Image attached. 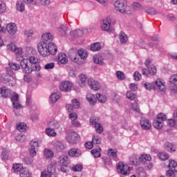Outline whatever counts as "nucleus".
I'll return each mask as SVG.
<instances>
[{
  "instance_id": "1",
  "label": "nucleus",
  "mask_w": 177,
  "mask_h": 177,
  "mask_svg": "<svg viewBox=\"0 0 177 177\" xmlns=\"http://www.w3.org/2000/svg\"><path fill=\"white\" fill-rule=\"evenodd\" d=\"M145 64L146 67H147V69H142V75H146L147 77H151V75H156V74L157 73V68H156V66H154L153 65L150 66V64H151V59H147L145 61Z\"/></svg>"
},
{
  "instance_id": "2",
  "label": "nucleus",
  "mask_w": 177,
  "mask_h": 177,
  "mask_svg": "<svg viewBox=\"0 0 177 177\" xmlns=\"http://www.w3.org/2000/svg\"><path fill=\"white\" fill-rule=\"evenodd\" d=\"M164 121H167V115L160 113L157 115L156 119L153 122V126L156 129H161L164 127Z\"/></svg>"
},
{
  "instance_id": "3",
  "label": "nucleus",
  "mask_w": 177,
  "mask_h": 177,
  "mask_svg": "<svg viewBox=\"0 0 177 177\" xmlns=\"http://www.w3.org/2000/svg\"><path fill=\"white\" fill-rule=\"evenodd\" d=\"M117 171L121 175H129L131 174V167L122 162H119L117 164Z\"/></svg>"
},
{
  "instance_id": "4",
  "label": "nucleus",
  "mask_w": 177,
  "mask_h": 177,
  "mask_svg": "<svg viewBox=\"0 0 177 177\" xmlns=\"http://www.w3.org/2000/svg\"><path fill=\"white\" fill-rule=\"evenodd\" d=\"M20 66L24 71L26 74H30L32 71L35 69L32 68V66H31V63L27 59H24L20 62Z\"/></svg>"
},
{
  "instance_id": "5",
  "label": "nucleus",
  "mask_w": 177,
  "mask_h": 177,
  "mask_svg": "<svg viewBox=\"0 0 177 177\" xmlns=\"http://www.w3.org/2000/svg\"><path fill=\"white\" fill-rule=\"evenodd\" d=\"M48 43H46V41H40L37 44L38 52L43 57H47L48 56Z\"/></svg>"
},
{
  "instance_id": "6",
  "label": "nucleus",
  "mask_w": 177,
  "mask_h": 177,
  "mask_svg": "<svg viewBox=\"0 0 177 177\" xmlns=\"http://www.w3.org/2000/svg\"><path fill=\"white\" fill-rule=\"evenodd\" d=\"M114 8L120 13H125L127 10V1L125 0H116L114 3Z\"/></svg>"
},
{
  "instance_id": "7",
  "label": "nucleus",
  "mask_w": 177,
  "mask_h": 177,
  "mask_svg": "<svg viewBox=\"0 0 177 177\" xmlns=\"http://www.w3.org/2000/svg\"><path fill=\"white\" fill-rule=\"evenodd\" d=\"M66 139L69 143H78L80 142V136L76 132H71L68 133Z\"/></svg>"
},
{
  "instance_id": "8",
  "label": "nucleus",
  "mask_w": 177,
  "mask_h": 177,
  "mask_svg": "<svg viewBox=\"0 0 177 177\" xmlns=\"http://www.w3.org/2000/svg\"><path fill=\"white\" fill-rule=\"evenodd\" d=\"M78 54V51L74 48H72L69 50V58L74 63H77V64H82V62L80 60V58L77 57V55Z\"/></svg>"
},
{
  "instance_id": "9",
  "label": "nucleus",
  "mask_w": 177,
  "mask_h": 177,
  "mask_svg": "<svg viewBox=\"0 0 177 177\" xmlns=\"http://www.w3.org/2000/svg\"><path fill=\"white\" fill-rule=\"evenodd\" d=\"M111 26V19L106 17L102 21L101 28L103 31H109Z\"/></svg>"
},
{
  "instance_id": "10",
  "label": "nucleus",
  "mask_w": 177,
  "mask_h": 177,
  "mask_svg": "<svg viewBox=\"0 0 177 177\" xmlns=\"http://www.w3.org/2000/svg\"><path fill=\"white\" fill-rule=\"evenodd\" d=\"M73 88V83L70 81H65L61 83L59 86L60 91L62 92H68Z\"/></svg>"
},
{
  "instance_id": "11",
  "label": "nucleus",
  "mask_w": 177,
  "mask_h": 177,
  "mask_svg": "<svg viewBox=\"0 0 177 177\" xmlns=\"http://www.w3.org/2000/svg\"><path fill=\"white\" fill-rule=\"evenodd\" d=\"M140 124L141 128L145 129V131H149L150 130V128H151V122H150L149 119L142 118Z\"/></svg>"
},
{
  "instance_id": "12",
  "label": "nucleus",
  "mask_w": 177,
  "mask_h": 177,
  "mask_svg": "<svg viewBox=\"0 0 177 177\" xmlns=\"http://www.w3.org/2000/svg\"><path fill=\"white\" fill-rule=\"evenodd\" d=\"M48 56H55L57 53V46L54 43L50 42L48 45Z\"/></svg>"
},
{
  "instance_id": "13",
  "label": "nucleus",
  "mask_w": 177,
  "mask_h": 177,
  "mask_svg": "<svg viewBox=\"0 0 177 177\" xmlns=\"http://www.w3.org/2000/svg\"><path fill=\"white\" fill-rule=\"evenodd\" d=\"M88 84L93 91H98L100 88V84H99V82L90 79L88 80Z\"/></svg>"
},
{
  "instance_id": "14",
  "label": "nucleus",
  "mask_w": 177,
  "mask_h": 177,
  "mask_svg": "<svg viewBox=\"0 0 177 177\" xmlns=\"http://www.w3.org/2000/svg\"><path fill=\"white\" fill-rule=\"evenodd\" d=\"M7 49L8 50H11L12 52H15L17 55H20L23 53V49L21 48H18L14 44H10L7 46Z\"/></svg>"
},
{
  "instance_id": "15",
  "label": "nucleus",
  "mask_w": 177,
  "mask_h": 177,
  "mask_svg": "<svg viewBox=\"0 0 177 177\" xmlns=\"http://www.w3.org/2000/svg\"><path fill=\"white\" fill-rule=\"evenodd\" d=\"M153 84L156 85L158 89L160 91V92H165L167 88L165 87V83L162 82L161 79H157Z\"/></svg>"
},
{
  "instance_id": "16",
  "label": "nucleus",
  "mask_w": 177,
  "mask_h": 177,
  "mask_svg": "<svg viewBox=\"0 0 177 177\" xmlns=\"http://www.w3.org/2000/svg\"><path fill=\"white\" fill-rule=\"evenodd\" d=\"M43 156L46 160H50V158H53L55 156V153L51 149L46 148L43 151Z\"/></svg>"
},
{
  "instance_id": "17",
  "label": "nucleus",
  "mask_w": 177,
  "mask_h": 177,
  "mask_svg": "<svg viewBox=\"0 0 177 177\" xmlns=\"http://www.w3.org/2000/svg\"><path fill=\"white\" fill-rule=\"evenodd\" d=\"M6 30L8 34L14 35L17 32V26H16L15 24L10 23L7 25Z\"/></svg>"
},
{
  "instance_id": "18",
  "label": "nucleus",
  "mask_w": 177,
  "mask_h": 177,
  "mask_svg": "<svg viewBox=\"0 0 177 177\" xmlns=\"http://www.w3.org/2000/svg\"><path fill=\"white\" fill-rule=\"evenodd\" d=\"M4 81H6V82H8L10 86H15V85L16 84V79L9 74L6 75L4 77Z\"/></svg>"
},
{
  "instance_id": "19",
  "label": "nucleus",
  "mask_w": 177,
  "mask_h": 177,
  "mask_svg": "<svg viewBox=\"0 0 177 177\" xmlns=\"http://www.w3.org/2000/svg\"><path fill=\"white\" fill-rule=\"evenodd\" d=\"M68 155L71 157H80L82 155V151L80 149L73 148L68 151Z\"/></svg>"
},
{
  "instance_id": "20",
  "label": "nucleus",
  "mask_w": 177,
  "mask_h": 177,
  "mask_svg": "<svg viewBox=\"0 0 177 177\" xmlns=\"http://www.w3.org/2000/svg\"><path fill=\"white\" fill-rule=\"evenodd\" d=\"M58 63L60 64H67L68 62V59L67 58V55H66L63 53H60L57 55Z\"/></svg>"
},
{
  "instance_id": "21",
  "label": "nucleus",
  "mask_w": 177,
  "mask_h": 177,
  "mask_svg": "<svg viewBox=\"0 0 177 177\" xmlns=\"http://www.w3.org/2000/svg\"><path fill=\"white\" fill-rule=\"evenodd\" d=\"M93 62L95 64H99L100 66H104V59L100 55H95L93 56Z\"/></svg>"
},
{
  "instance_id": "22",
  "label": "nucleus",
  "mask_w": 177,
  "mask_h": 177,
  "mask_svg": "<svg viewBox=\"0 0 177 177\" xmlns=\"http://www.w3.org/2000/svg\"><path fill=\"white\" fill-rule=\"evenodd\" d=\"M68 30V28L67 25H60V26L58 28V32L59 35H62V37H66L67 34V30Z\"/></svg>"
},
{
  "instance_id": "23",
  "label": "nucleus",
  "mask_w": 177,
  "mask_h": 177,
  "mask_svg": "<svg viewBox=\"0 0 177 177\" xmlns=\"http://www.w3.org/2000/svg\"><path fill=\"white\" fill-rule=\"evenodd\" d=\"M86 99L90 104H91L92 106H95L96 104V97H95V95L92 93H88L86 95Z\"/></svg>"
},
{
  "instance_id": "24",
  "label": "nucleus",
  "mask_w": 177,
  "mask_h": 177,
  "mask_svg": "<svg viewBox=\"0 0 177 177\" xmlns=\"http://www.w3.org/2000/svg\"><path fill=\"white\" fill-rule=\"evenodd\" d=\"M80 82H79L80 86H82V88H84V86H85L86 85V82H88V77H86V75L82 74L80 75H79Z\"/></svg>"
},
{
  "instance_id": "25",
  "label": "nucleus",
  "mask_w": 177,
  "mask_h": 177,
  "mask_svg": "<svg viewBox=\"0 0 177 177\" xmlns=\"http://www.w3.org/2000/svg\"><path fill=\"white\" fill-rule=\"evenodd\" d=\"M41 38L44 41L41 42H49V41H53V36L50 33H44L42 35Z\"/></svg>"
},
{
  "instance_id": "26",
  "label": "nucleus",
  "mask_w": 177,
  "mask_h": 177,
  "mask_svg": "<svg viewBox=\"0 0 177 177\" xmlns=\"http://www.w3.org/2000/svg\"><path fill=\"white\" fill-rule=\"evenodd\" d=\"M55 150L58 152L60 153L61 151H63L65 149L64 145L60 142V141H57L55 144Z\"/></svg>"
},
{
  "instance_id": "27",
  "label": "nucleus",
  "mask_w": 177,
  "mask_h": 177,
  "mask_svg": "<svg viewBox=\"0 0 177 177\" xmlns=\"http://www.w3.org/2000/svg\"><path fill=\"white\" fill-rule=\"evenodd\" d=\"M77 54L78 56H80V59H82V60H85V59L88 57V51L84 49H80L79 50H77Z\"/></svg>"
},
{
  "instance_id": "28",
  "label": "nucleus",
  "mask_w": 177,
  "mask_h": 177,
  "mask_svg": "<svg viewBox=\"0 0 177 177\" xmlns=\"http://www.w3.org/2000/svg\"><path fill=\"white\" fill-rule=\"evenodd\" d=\"M140 162H147V161H151V156L148 154L141 155L139 158Z\"/></svg>"
},
{
  "instance_id": "29",
  "label": "nucleus",
  "mask_w": 177,
  "mask_h": 177,
  "mask_svg": "<svg viewBox=\"0 0 177 177\" xmlns=\"http://www.w3.org/2000/svg\"><path fill=\"white\" fill-rule=\"evenodd\" d=\"M165 149L167 150V151H169L170 153H174V151H176V147L172 145L171 142H165Z\"/></svg>"
},
{
  "instance_id": "30",
  "label": "nucleus",
  "mask_w": 177,
  "mask_h": 177,
  "mask_svg": "<svg viewBox=\"0 0 177 177\" xmlns=\"http://www.w3.org/2000/svg\"><path fill=\"white\" fill-rule=\"evenodd\" d=\"M1 95L3 97H9L10 96V89L3 87L1 90Z\"/></svg>"
},
{
  "instance_id": "31",
  "label": "nucleus",
  "mask_w": 177,
  "mask_h": 177,
  "mask_svg": "<svg viewBox=\"0 0 177 177\" xmlns=\"http://www.w3.org/2000/svg\"><path fill=\"white\" fill-rule=\"evenodd\" d=\"M168 167L169 169H171V171H174L175 172H177V162L176 161L174 160H170L169 162Z\"/></svg>"
},
{
  "instance_id": "32",
  "label": "nucleus",
  "mask_w": 177,
  "mask_h": 177,
  "mask_svg": "<svg viewBox=\"0 0 177 177\" xmlns=\"http://www.w3.org/2000/svg\"><path fill=\"white\" fill-rule=\"evenodd\" d=\"M59 162L60 165H68V156L66 155H62L59 158Z\"/></svg>"
},
{
  "instance_id": "33",
  "label": "nucleus",
  "mask_w": 177,
  "mask_h": 177,
  "mask_svg": "<svg viewBox=\"0 0 177 177\" xmlns=\"http://www.w3.org/2000/svg\"><path fill=\"white\" fill-rule=\"evenodd\" d=\"M100 151H102V149H100V147H98L97 149L91 150V154L94 156L95 158H99V157L102 156Z\"/></svg>"
},
{
  "instance_id": "34",
  "label": "nucleus",
  "mask_w": 177,
  "mask_h": 177,
  "mask_svg": "<svg viewBox=\"0 0 177 177\" xmlns=\"http://www.w3.org/2000/svg\"><path fill=\"white\" fill-rule=\"evenodd\" d=\"M48 127L50 128H53V129H59L60 128V122L59 121H53V122H50L48 123Z\"/></svg>"
},
{
  "instance_id": "35",
  "label": "nucleus",
  "mask_w": 177,
  "mask_h": 177,
  "mask_svg": "<svg viewBox=\"0 0 177 177\" xmlns=\"http://www.w3.org/2000/svg\"><path fill=\"white\" fill-rule=\"evenodd\" d=\"M50 99L51 103H56L57 100L60 99V94L57 93H54L50 95Z\"/></svg>"
},
{
  "instance_id": "36",
  "label": "nucleus",
  "mask_w": 177,
  "mask_h": 177,
  "mask_svg": "<svg viewBox=\"0 0 177 177\" xmlns=\"http://www.w3.org/2000/svg\"><path fill=\"white\" fill-rule=\"evenodd\" d=\"M96 98L97 99L98 102H100V103H106L107 102V97L103 94L97 93Z\"/></svg>"
},
{
  "instance_id": "37",
  "label": "nucleus",
  "mask_w": 177,
  "mask_h": 177,
  "mask_svg": "<svg viewBox=\"0 0 177 177\" xmlns=\"http://www.w3.org/2000/svg\"><path fill=\"white\" fill-rule=\"evenodd\" d=\"M102 49V46L100 45V43H95L91 44V50L93 52H97V50H100Z\"/></svg>"
},
{
  "instance_id": "38",
  "label": "nucleus",
  "mask_w": 177,
  "mask_h": 177,
  "mask_svg": "<svg viewBox=\"0 0 177 177\" xmlns=\"http://www.w3.org/2000/svg\"><path fill=\"white\" fill-rule=\"evenodd\" d=\"M117 153H118L117 149H109L108 150V156L109 157H111V158H117L118 157Z\"/></svg>"
},
{
  "instance_id": "39",
  "label": "nucleus",
  "mask_w": 177,
  "mask_h": 177,
  "mask_svg": "<svg viewBox=\"0 0 177 177\" xmlns=\"http://www.w3.org/2000/svg\"><path fill=\"white\" fill-rule=\"evenodd\" d=\"M17 129L20 132H26L27 130V124L25 123H19L17 125Z\"/></svg>"
},
{
  "instance_id": "40",
  "label": "nucleus",
  "mask_w": 177,
  "mask_h": 177,
  "mask_svg": "<svg viewBox=\"0 0 177 177\" xmlns=\"http://www.w3.org/2000/svg\"><path fill=\"white\" fill-rule=\"evenodd\" d=\"M47 172L50 174L52 176L55 175L56 174V167L53 165H49L47 168Z\"/></svg>"
},
{
  "instance_id": "41",
  "label": "nucleus",
  "mask_w": 177,
  "mask_h": 177,
  "mask_svg": "<svg viewBox=\"0 0 177 177\" xmlns=\"http://www.w3.org/2000/svg\"><path fill=\"white\" fill-rule=\"evenodd\" d=\"M17 5V9L19 10V12H23L24 9H26V7L24 6V3L22 1H19L16 3Z\"/></svg>"
},
{
  "instance_id": "42",
  "label": "nucleus",
  "mask_w": 177,
  "mask_h": 177,
  "mask_svg": "<svg viewBox=\"0 0 177 177\" xmlns=\"http://www.w3.org/2000/svg\"><path fill=\"white\" fill-rule=\"evenodd\" d=\"M120 40L121 44H127V41H128V37H127V35L124 32H120Z\"/></svg>"
},
{
  "instance_id": "43",
  "label": "nucleus",
  "mask_w": 177,
  "mask_h": 177,
  "mask_svg": "<svg viewBox=\"0 0 177 177\" xmlns=\"http://www.w3.org/2000/svg\"><path fill=\"white\" fill-rule=\"evenodd\" d=\"M46 133L48 136L55 137L57 133L55 132V130L52 128H48L46 129Z\"/></svg>"
},
{
  "instance_id": "44",
  "label": "nucleus",
  "mask_w": 177,
  "mask_h": 177,
  "mask_svg": "<svg viewBox=\"0 0 177 177\" xmlns=\"http://www.w3.org/2000/svg\"><path fill=\"white\" fill-rule=\"evenodd\" d=\"M12 168L14 171H16L17 172H20L23 170V165L16 163L13 165Z\"/></svg>"
},
{
  "instance_id": "45",
  "label": "nucleus",
  "mask_w": 177,
  "mask_h": 177,
  "mask_svg": "<svg viewBox=\"0 0 177 177\" xmlns=\"http://www.w3.org/2000/svg\"><path fill=\"white\" fill-rule=\"evenodd\" d=\"M158 157L160 160H162V161H165V160H168L169 158V155L165 152H161L159 153Z\"/></svg>"
},
{
  "instance_id": "46",
  "label": "nucleus",
  "mask_w": 177,
  "mask_h": 177,
  "mask_svg": "<svg viewBox=\"0 0 177 177\" xmlns=\"http://www.w3.org/2000/svg\"><path fill=\"white\" fill-rule=\"evenodd\" d=\"M127 99H130V100H133L136 99V94L133 93V91H128L126 94Z\"/></svg>"
},
{
  "instance_id": "47",
  "label": "nucleus",
  "mask_w": 177,
  "mask_h": 177,
  "mask_svg": "<svg viewBox=\"0 0 177 177\" xmlns=\"http://www.w3.org/2000/svg\"><path fill=\"white\" fill-rule=\"evenodd\" d=\"M131 109L133 111H136V113H140V108L139 107V104H138V102L133 103Z\"/></svg>"
},
{
  "instance_id": "48",
  "label": "nucleus",
  "mask_w": 177,
  "mask_h": 177,
  "mask_svg": "<svg viewBox=\"0 0 177 177\" xmlns=\"http://www.w3.org/2000/svg\"><path fill=\"white\" fill-rule=\"evenodd\" d=\"M1 157L3 160H7L8 158H9V151H8V150H6V149H3Z\"/></svg>"
},
{
  "instance_id": "49",
  "label": "nucleus",
  "mask_w": 177,
  "mask_h": 177,
  "mask_svg": "<svg viewBox=\"0 0 177 177\" xmlns=\"http://www.w3.org/2000/svg\"><path fill=\"white\" fill-rule=\"evenodd\" d=\"M132 6L134 10H140V9H143V6L138 2L133 3Z\"/></svg>"
},
{
  "instance_id": "50",
  "label": "nucleus",
  "mask_w": 177,
  "mask_h": 177,
  "mask_svg": "<svg viewBox=\"0 0 177 177\" xmlns=\"http://www.w3.org/2000/svg\"><path fill=\"white\" fill-rule=\"evenodd\" d=\"M9 66L10 67V68H12V70H20V65H19V64L17 63H9Z\"/></svg>"
},
{
  "instance_id": "51",
  "label": "nucleus",
  "mask_w": 177,
  "mask_h": 177,
  "mask_svg": "<svg viewBox=\"0 0 177 177\" xmlns=\"http://www.w3.org/2000/svg\"><path fill=\"white\" fill-rule=\"evenodd\" d=\"M24 161L25 164H27V165H31V164H32V162H34V159L32 158L26 156L24 158Z\"/></svg>"
},
{
  "instance_id": "52",
  "label": "nucleus",
  "mask_w": 177,
  "mask_h": 177,
  "mask_svg": "<svg viewBox=\"0 0 177 177\" xmlns=\"http://www.w3.org/2000/svg\"><path fill=\"white\" fill-rule=\"evenodd\" d=\"M82 168H84L82 165H77L76 166L72 167V171H73L74 172H80L82 171Z\"/></svg>"
},
{
  "instance_id": "53",
  "label": "nucleus",
  "mask_w": 177,
  "mask_h": 177,
  "mask_svg": "<svg viewBox=\"0 0 177 177\" xmlns=\"http://www.w3.org/2000/svg\"><path fill=\"white\" fill-rule=\"evenodd\" d=\"M6 12V5L3 1H0V15Z\"/></svg>"
},
{
  "instance_id": "54",
  "label": "nucleus",
  "mask_w": 177,
  "mask_h": 177,
  "mask_svg": "<svg viewBox=\"0 0 177 177\" xmlns=\"http://www.w3.org/2000/svg\"><path fill=\"white\" fill-rule=\"evenodd\" d=\"M95 128L97 133H102L103 132V127L100 123L95 124Z\"/></svg>"
},
{
  "instance_id": "55",
  "label": "nucleus",
  "mask_w": 177,
  "mask_h": 177,
  "mask_svg": "<svg viewBox=\"0 0 177 177\" xmlns=\"http://www.w3.org/2000/svg\"><path fill=\"white\" fill-rule=\"evenodd\" d=\"M170 84L173 85H177V75H174L169 78Z\"/></svg>"
},
{
  "instance_id": "56",
  "label": "nucleus",
  "mask_w": 177,
  "mask_h": 177,
  "mask_svg": "<svg viewBox=\"0 0 177 177\" xmlns=\"http://www.w3.org/2000/svg\"><path fill=\"white\" fill-rule=\"evenodd\" d=\"M39 147V145H38V141L37 140H32L30 142V149H37Z\"/></svg>"
},
{
  "instance_id": "57",
  "label": "nucleus",
  "mask_w": 177,
  "mask_h": 177,
  "mask_svg": "<svg viewBox=\"0 0 177 177\" xmlns=\"http://www.w3.org/2000/svg\"><path fill=\"white\" fill-rule=\"evenodd\" d=\"M133 78L135 81H140L142 80V75L138 71H136L133 74Z\"/></svg>"
},
{
  "instance_id": "58",
  "label": "nucleus",
  "mask_w": 177,
  "mask_h": 177,
  "mask_svg": "<svg viewBox=\"0 0 177 177\" xmlns=\"http://www.w3.org/2000/svg\"><path fill=\"white\" fill-rule=\"evenodd\" d=\"M69 119L72 121V122L73 121H76V120L78 119V115H77L75 113H71L69 114Z\"/></svg>"
},
{
  "instance_id": "59",
  "label": "nucleus",
  "mask_w": 177,
  "mask_h": 177,
  "mask_svg": "<svg viewBox=\"0 0 177 177\" xmlns=\"http://www.w3.org/2000/svg\"><path fill=\"white\" fill-rule=\"evenodd\" d=\"M101 139L99 136H93V143L95 145H100Z\"/></svg>"
},
{
  "instance_id": "60",
  "label": "nucleus",
  "mask_w": 177,
  "mask_h": 177,
  "mask_svg": "<svg viewBox=\"0 0 177 177\" xmlns=\"http://www.w3.org/2000/svg\"><path fill=\"white\" fill-rule=\"evenodd\" d=\"M45 70H52V68H55V63L50 62L46 64L44 66Z\"/></svg>"
},
{
  "instance_id": "61",
  "label": "nucleus",
  "mask_w": 177,
  "mask_h": 177,
  "mask_svg": "<svg viewBox=\"0 0 177 177\" xmlns=\"http://www.w3.org/2000/svg\"><path fill=\"white\" fill-rule=\"evenodd\" d=\"M145 87L148 91H151V89H155V88H156L153 84H150V83H148V82H146L145 84Z\"/></svg>"
},
{
  "instance_id": "62",
  "label": "nucleus",
  "mask_w": 177,
  "mask_h": 177,
  "mask_svg": "<svg viewBox=\"0 0 177 177\" xmlns=\"http://www.w3.org/2000/svg\"><path fill=\"white\" fill-rule=\"evenodd\" d=\"M29 62L30 63H31L32 64H37V63H38L39 60L38 58H37L35 56H31L29 58Z\"/></svg>"
},
{
  "instance_id": "63",
  "label": "nucleus",
  "mask_w": 177,
  "mask_h": 177,
  "mask_svg": "<svg viewBox=\"0 0 177 177\" xmlns=\"http://www.w3.org/2000/svg\"><path fill=\"white\" fill-rule=\"evenodd\" d=\"M72 104L74 109H80V102L77 99L72 100Z\"/></svg>"
},
{
  "instance_id": "64",
  "label": "nucleus",
  "mask_w": 177,
  "mask_h": 177,
  "mask_svg": "<svg viewBox=\"0 0 177 177\" xmlns=\"http://www.w3.org/2000/svg\"><path fill=\"white\" fill-rule=\"evenodd\" d=\"M116 75L118 78V80H124L125 79V75H124V73L121 71H117Z\"/></svg>"
}]
</instances>
